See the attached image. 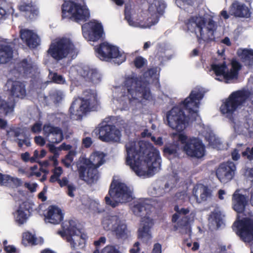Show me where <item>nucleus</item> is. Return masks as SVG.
Masks as SVG:
<instances>
[{
    "instance_id": "f257e3e1",
    "label": "nucleus",
    "mask_w": 253,
    "mask_h": 253,
    "mask_svg": "<svg viewBox=\"0 0 253 253\" xmlns=\"http://www.w3.org/2000/svg\"><path fill=\"white\" fill-rule=\"evenodd\" d=\"M204 93L200 89L192 90L188 97L182 101L178 106L173 107L167 113L169 126L178 132L186 128L190 121H195L198 116L200 101Z\"/></svg>"
},
{
    "instance_id": "f03ea898",
    "label": "nucleus",
    "mask_w": 253,
    "mask_h": 253,
    "mask_svg": "<svg viewBox=\"0 0 253 253\" xmlns=\"http://www.w3.org/2000/svg\"><path fill=\"white\" fill-rule=\"evenodd\" d=\"M126 151V163L139 176L143 175L142 162L151 163L149 170H157L161 166L159 151L149 142L130 141L125 145Z\"/></svg>"
},
{
    "instance_id": "7ed1b4c3",
    "label": "nucleus",
    "mask_w": 253,
    "mask_h": 253,
    "mask_svg": "<svg viewBox=\"0 0 253 253\" xmlns=\"http://www.w3.org/2000/svg\"><path fill=\"white\" fill-rule=\"evenodd\" d=\"M124 84L129 101L139 99L150 100L152 98L149 83L134 74L126 77Z\"/></svg>"
},
{
    "instance_id": "20e7f679",
    "label": "nucleus",
    "mask_w": 253,
    "mask_h": 253,
    "mask_svg": "<svg viewBox=\"0 0 253 253\" xmlns=\"http://www.w3.org/2000/svg\"><path fill=\"white\" fill-rule=\"evenodd\" d=\"M151 208V204L143 201L136 202L132 207V211L135 215L143 216L141 220L142 226L138 230V238L146 243L152 238L150 229L153 225V220L147 216Z\"/></svg>"
},
{
    "instance_id": "39448f33",
    "label": "nucleus",
    "mask_w": 253,
    "mask_h": 253,
    "mask_svg": "<svg viewBox=\"0 0 253 253\" xmlns=\"http://www.w3.org/2000/svg\"><path fill=\"white\" fill-rule=\"evenodd\" d=\"M110 197L105 198V203L112 208H115L119 203H126L133 199V189L124 183L113 180L108 192Z\"/></svg>"
},
{
    "instance_id": "423d86ee",
    "label": "nucleus",
    "mask_w": 253,
    "mask_h": 253,
    "mask_svg": "<svg viewBox=\"0 0 253 253\" xmlns=\"http://www.w3.org/2000/svg\"><path fill=\"white\" fill-rule=\"evenodd\" d=\"M75 50V46L70 39L61 37L57 38L51 42L47 50V54L53 59L58 62L72 56Z\"/></svg>"
},
{
    "instance_id": "0eeeda50",
    "label": "nucleus",
    "mask_w": 253,
    "mask_h": 253,
    "mask_svg": "<svg viewBox=\"0 0 253 253\" xmlns=\"http://www.w3.org/2000/svg\"><path fill=\"white\" fill-rule=\"evenodd\" d=\"M62 18H68L77 23L85 22L90 17V11L85 4L65 1L62 5Z\"/></svg>"
},
{
    "instance_id": "6e6552de",
    "label": "nucleus",
    "mask_w": 253,
    "mask_h": 253,
    "mask_svg": "<svg viewBox=\"0 0 253 253\" xmlns=\"http://www.w3.org/2000/svg\"><path fill=\"white\" fill-rule=\"evenodd\" d=\"M84 97H79L81 101L80 104L78 99H75L71 104L69 111L72 118L80 119L83 115L93 110L96 103V98L91 90L87 89L84 91Z\"/></svg>"
},
{
    "instance_id": "1a4fd4ad",
    "label": "nucleus",
    "mask_w": 253,
    "mask_h": 253,
    "mask_svg": "<svg viewBox=\"0 0 253 253\" xmlns=\"http://www.w3.org/2000/svg\"><path fill=\"white\" fill-rule=\"evenodd\" d=\"M251 92L248 89H242L232 92L220 109L223 114L231 115L239 107L244 105L249 99Z\"/></svg>"
},
{
    "instance_id": "9d476101",
    "label": "nucleus",
    "mask_w": 253,
    "mask_h": 253,
    "mask_svg": "<svg viewBox=\"0 0 253 253\" xmlns=\"http://www.w3.org/2000/svg\"><path fill=\"white\" fill-rule=\"evenodd\" d=\"M97 56L102 60L114 59V62L120 65L124 62L126 57L124 53H121L118 47L111 45L106 42L101 43L98 46L95 47Z\"/></svg>"
},
{
    "instance_id": "9b49d317",
    "label": "nucleus",
    "mask_w": 253,
    "mask_h": 253,
    "mask_svg": "<svg viewBox=\"0 0 253 253\" xmlns=\"http://www.w3.org/2000/svg\"><path fill=\"white\" fill-rule=\"evenodd\" d=\"M63 231H59L58 233L63 237L66 236L67 241L70 243L72 248L75 249L78 247H83L84 244V239L82 236L77 235V232L80 233V231L77 228L75 221L70 220L63 225Z\"/></svg>"
},
{
    "instance_id": "f8f14e48",
    "label": "nucleus",
    "mask_w": 253,
    "mask_h": 253,
    "mask_svg": "<svg viewBox=\"0 0 253 253\" xmlns=\"http://www.w3.org/2000/svg\"><path fill=\"white\" fill-rule=\"evenodd\" d=\"M82 34L87 41L96 42L101 39L104 35L102 24L96 20H91L82 26Z\"/></svg>"
},
{
    "instance_id": "ddd939ff",
    "label": "nucleus",
    "mask_w": 253,
    "mask_h": 253,
    "mask_svg": "<svg viewBox=\"0 0 253 253\" xmlns=\"http://www.w3.org/2000/svg\"><path fill=\"white\" fill-rule=\"evenodd\" d=\"M185 154L192 158L200 159L204 157L205 147L202 141L197 138H189L185 145L183 146Z\"/></svg>"
},
{
    "instance_id": "4468645a",
    "label": "nucleus",
    "mask_w": 253,
    "mask_h": 253,
    "mask_svg": "<svg viewBox=\"0 0 253 253\" xmlns=\"http://www.w3.org/2000/svg\"><path fill=\"white\" fill-rule=\"evenodd\" d=\"M236 170L234 163L227 161L221 163L216 169L215 174L218 180L222 183H227L231 180Z\"/></svg>"
},
{
    "instance_id": "2eb2a0df",
    "label": "nucleus",
    "mask_w": 253,
    "mask_h": 253,
    "mask_svg": "<svg viewBox=\"0 0 253 253\" xmlns=\"http://www.w3.org/2000/svg\"><path fill=\"white\" fill-rule=\"evenodd\" d=\"M100 140L104 142H118L120 141L121 131L115 126L105 125L100 126L98 129Z\"/></svg>"
},
{
    "instance_id": "dca6fc26",
    "label": "nucleus",
    "mask_w": 253,
    "mask_h": 253,
    "mask_svg": "<svg viewBox=\"0 0 253 253\" xmlns=\"http://www.w3.org/2000/svg\"><path fill=\"white\" fill-rule=\"evenodd\" d=\"M237 234L245 242L253 241V222L249 218H244L238 223Z\"/></svg>"
},
{
    "instance_id": "f3484780",
    "label": "nucleus",
    "mask_w": 253,
    "mask_h": 253,
    "mask_svg": "<svg viewBox=\"0 0 253 253\" xmlns=\"http://www.w3.org/2000/svg\"><path fill=\"white\" fill-rule=\"evenodd\" d=\"M229 13L235 17L250 18L252 14L251 9L244 3L235 0L229 7Z\"/></svg>"
},
{
    "instance_id": "a211bd4d",
    "label": "nucleus",
    "mask_w": 253,
    "mask_h": 253,
    "mask_svg": "<svg viewBox=\"0 0 253 253\" xmlns=\"http://www.w3.org/2000/svg\"><path fill=\"white\" fill-rule=\"evenodd\" d=\"M43 132L46 137L51 136V142L52 143H59L64 139L62 129L50 124H45L43 126Z\"/></svg>"
},
{
    "instance_id": "6ab92c4d",
    "label": "nucleus",
    "mask_w": 253,
    "mask_h": 253,
    "mask_svg": "<svg viewBox=\"0 0 253 253\" xmlns=\"http://www.w3.org/2000/svg\"><path fill=\"white\" fill-rule=\"evenodd\" d=\"M20 37L23 42L30 48H35L40 45V38L33 30L22 29L20 31Z\"/></svg>"
},
{
    "instance_id": "aec40b11",
    "label": "nucleus",
    "mask_w": 253,
    "mask_h": 253,
    "mask_svg": "<svg viewBox=\"0 0 253 253\" xmlns=\"http://www.w3.org/2000/svg\"><path fill=\"white\" fill-rule=\"evenodd\" d=\"M64 213L62 210L55 205L49 206L47 212L44 214V221L46 223L58 224L63 220Z\"/></svg>"
},
{
    "instance_id": "412c9836",
    "label": "nucleus",
    "mask_w": 253,
    "mask_h": 253,
    "mask_svg": "<svg viewBox=\"0 0 253 253\" xmlns=\"http://www.w3.org/2000/svg\"><path fill=\"white\" fill-rule=\"evenodd\" d=\"M239 192L240 190L237 189L232 195V208L237 213H242L245 210L249 199L246 195L240 194Z\"/></svg>"
},
{
    "instance_id": "4be33fe9",
    "label": "nucleus",
    "mask_w": 253,
    "mask_h": 253,
    "mask_svg": "<svg viewBox=\"0 0 253 253\" xmlns=\"http://www.w3.org/2000/svg\"><path fill=\"white\" fill-rule=\"evenodd\" d=\"M34 68L33 63L31 59L25 58L17 62L13 70V73L18 75L15 76L17 78L25 77L32 72Z\"/></svg>"
},
{
    "instance_id": "5701e85b",
    "label": "nucleus",
    "mask_w": 253,
    "mask_h": 253,
    "mask_svg": "<svg viewBox=\"0 0 253 253\" xmlns=\"http://www.w3.org/2000/svg\"><path fill=\"white\" fill-rule=\"evenodd\" d=\"M205 29L206 33H204L203 29H202L201 34L197 35L198 42L199 44H201L203 42H209L213 41L215 39L214 32L216 30V25L212 19H209L208 25L205 28Z\"/></svg>"
},
{
    "instance_id": "b1692460",
    "label": "nucleus",
    "mask_w": 253,
    "mask_h": 253,
    "mask_svg": "<svg viewBox=\"0 0 253 253\" xmlns=\"http://www.w3.org/2000/svg\"><path fill=\"white\" fill-rule=\"evenodd\" d=\"M33 211L31 204L27 202L22 203L16 211L15 220L19 225L26 222Z\"/></svg>"
},
{
    "instance_id": "393cba45",
    "label": "nucleus",
    "mask_w": 253,
    "mask_h": 253,
    "mask_svg": "<svg viewBox=\"0 0 253 253\" xmlns=\"http://www.w3.org/2000/svg\"><path fill=\"white\" fill-rule=\"evenodd\" d=\"M7 84L10 85L8 90L10 95L12 97L22 99L25 96L26 91L23 83L19 81H8Z\"/></svg>"
},
{
    "instance_id": "a878e982",
    "label": "nucleus",
    "mask_w": 253,
    "mask_h": 253,
    "mask_svg": "<svg viewBox=\"0 0 253 253\" xmlns=\"http://www.w3.org/2000/svg\"><path fill=\"white\" fill-rule=\"evenodd\" d=\"M206 20L204 18L192 16L186 23L188 30L191 32H195L198 29L200 34H201L202 29L205 28L206 25Z\"/></svg>"
},
{
    "instance_id": "bb28decb",
    "label": "nucleus",
    "mask_w": 253,
    "mask_h": 253,
    "mask_svg": "<svg viewBox=\"0 0 253 253\" xmlns=\"http://www.w3.org/2000/svg\"><path fill=\"white\" fill-rule=\"evenodd\" d=\"M116 224L113 228L112 233L115 235L116 238L125 239L127 237L128 229L124 220L118 217Z\"/></svg>"
},
{
    "instance_id": "cd10ccee",
    "label": "nucleus",
    "mask_w": 253,
    "mask_h": 253,
    "mask_svg": "<svg viewBox=\"0 0 253 253\" xmlns=\"http://www.w3.org/2000/svg\"><path fill=\"white\" fill-rule=\"evenodd\" d=\"M179 145L178 144L171 143L166 144L163 149V155L169 160L179 157Z\"/></svg>"
},
{
    "instance_id": "c85d7f7f",
    "label": "nucleus",
    "mask_w": 253,
    "mask_h": 253,
    "mask_svg": "<svg viewBox=\"0 0 253 253\" xmlns=\"http://www.w3.org/2000/svg\"><path fill=\"white\" fill-rule=\"evenodd\" d=\"M13 50L8 45L0 44V62L5 64L8 62L12 58Z\"/></svg>"
},
{
    "instance_id": "c756f323",
    "label": "nucleus",
    "mask_w": 253,
    "mask_h": 253,
    "mask_svg": "<svg viewBox=\"0 0 253 253\" xmlns=\"http://www.w3.org/2000/svg\"><path fill=\"white\" fill-rule=\"evenodd\" d=\"M14 107V102L6 101L0 96V117L5 116L12 113Z\"/></svg>"
},
{
    "instance_id": "7c9ffc66",
    "label": "nucleus",
    "mask_w": 253,
    "mask_h": 253,
    "mask_svg": "<svg viewBox=\"0 0 253 253\" xmlns=\"http://www.w3.org/2000/svg\"><path fill=\"white\" fill-rule=\"evenodd\" d=\"M105 156L103 152H94L90 155L89 162L93 167L98 168L105 162Z\"/></svg>"
},
{
    "instance_id": "2f4dec72",
    "label": "nucleus",
    "mask_w": 253,
    "mask_h": 253,
    "mask_svg": "<svg viewBox=\"0 0 253 253\" xmlns=\"http://www.w3.org/2000/svg\"><path fill=\"white\" fill-rule=\"evenodd\" d=\"M118 216L107 215L104 217L102 221V224L104 230L113 231V228L117 222Z\"/></svg>"
},
{
    "instance_id": "473e14b6",
    "label": "nucleus",
    "mask_w": 253,
    "mask_h": 253,
    "mask_svg": "<svg viewBox=\"0 0 253 253\" xmlns=\"http://www.w3.org/2000/svg\"><path fill=\"white\" fill-rule=\"evenodd\" d=\"M166 4L161 0H154L153 2L149 6L148 10L150 12L157 13L162 15L164 13Z\"/></svg>"
},
{
    "instance_id": "72a5a7b5",
    "label": "nucleus",
    "mask_w": 253,
    "mask_h": 253,
    "mask_svg": "<svg viewBox=\"0 0 253 253\" xmlns=\"http://www.w3.org/2000/svg\"><path fill=\"white\" fill-rule=\"evenodd\" d=\"M19 10L21 11H23L27 13H30L29 17L30 18H33L35 16L38 15L39 10L35 5L31 3H24L19 6Z\"/></svg>"
},
{
    "instance_id": "f704fd0d",
    "label": "nucleus",
    "mask_w": 253,
    "mask_h": 253,
    "mask_svg": "<svg viewBox=\"0 0 253 253\" xmlns=\"http://www.w3.org/2000/svg\"><path fill=\"white\" fill-rule=\"evenodd\" d=\"M86 76L93 83H98L101 80V75L96 69H88Z\"/></svg>"
},
{
    "instance_id": "c9c22d12",
    "label": "nucleus",
    "mask_w": 253,
    "mask_h": 253,
    "mask_svg": "<svg viewBox=\"0 0 253 253\" xmlns=\"http://www.w3.org/2000/svg\"><path fill=\"white\" fill-rule=\"evenodd\" d=\"M211 68L214 71L216 76H222L223 77L225 72L227 69V67L225 62H223L221 64H212Z\"/></svg>"
},
{
    "instance_id": "e433bc0d",
    "label": "nucleus",
    "mask_w": 253,
    "mask_h": 253,
    "mask_svg": "<svg viewBox=\"0 0 253 253\" xmlns=\"http://www.w3.org/2000/svg\"><path fill=\"white\" fill-rule=\"evenodd\" d=\"M209 220L212 223H215L217 228L220 227L222 222L221 214L219 212L216 211H212L209 218Z\"/></svg>"
},
{
    "instance_id": "4c0bfd02",
    "label": "nucleus",
    "mask_w": 253,
    "mask_h": 253,
    "mask_svg": "<svg viewBox=\"0 0 253 253\" xmlns=\"http://www.w3.org/2000/svg\"><path fill=\"white\" fill-rule=\"evenodd\" d=\"M97 168L95 167L92 168L89 167L88 168L87 171V177L88 180L91 182H94L97 180L99 178V172Z\"/></svg>"
},
{
    "instance_id": "58836bf2",
    "label": "nucleus",
    "mask_w": 253,
    "mask_h": 253,
    "mask_svg": "<svg viewBox=\"0 0 253 253\" xmlns=\"http://www.w3.org/2000/svg\"><path fill=\"white\" fill-rule=\"evenodd\" d=\"M36 237L29 232H26L23 234L22 243L25 244H31L32 245L36 244Z\"/></svg>"
},
{
    "instance_id": "ea45409f",
    "label": "nucleus",
    "mask_w": 253,
    "mask_h": 253,
    "mask_svg": "<svg viewBox=\"0 0 253 253\" xmlns=\"http://www.w3.org/2000/svg\"><path fill=\"white\" fill-rule=\"evenodd\" d=\"M244 58L248 61L249 65L253 66V50L244 49L242 51Z\"/></svg>"
},
{
    "instance_id": "a19ab883",
    "label": "nucleus",
    "mask_w": 253,
    "mask_h": 253,
    "mask_svg": "<svg viewBox=\"0 0 253 253\" xmlns=\"http://www.w3.org/2000/svg\"><path fill=\"white\" fill-rule=\"evenodd\" d=\"M131 5L130 4L125 5L124 15L125 19L128 22L129 25L133 23L131 13Z\"/></svg>"
},
{
    "instance_id": "79ce46f5",
    "label": "nucleus",
    "mask_w": 253,
    "mask_h": 253,
    "mask_svg": "<svg viewBox=\"0 0 253 253\" xmlns=\"http://www.w3.org/2000/svg\"><path fill=\"white\" fill-rule=\"evenodd\" d=\"M133 63L136 68L140 69L144 66L147 65V61L143 57L138 56L135 58Z\"/></svg>"
},
{
    "instance_id": "37998d69",
    "label": "nucleus",
    "mask_w": 253,
    "mask_h": 253,
    "mask_svg": "<svg viewBox=\"0 0 253 253\" xmlns=\"http://www.w3.org/2000/svg\"><path fill=\"white\" fill-rule=\"evenodd\" d=\"M77 167L78 168V171L79 172V177L81 180H84L85 177V173H87V167L84 165H80L78 164L77 165Z\"/></svg>"
},
{
    "instance_id": "c03bdc74",
    "label": "nucleus",
    "mask_w": 253,
    "mask_h": 253,
    "mask_svg": "<svg viewBox=\"0 0 253 253\" xmlns=\"http://www.w3.org/2000/svg\"><path fill=\"white\" fill-rule=\"evenodd\" d=\"M212 191L208 187H205L203 189V192L200 195V199L201 202L207 201L211 196Z\"/></svg>"
},
{
    "instance_id": "a18cd8bd",
    "label": "nucleus",
    "mask_w": 253,
    "mask_h": 253,
    "mask_svg": "<svg viewBox=\"0 0 253 253\" xmlns=\"http://www.w3.org/2000/svg\"><path fill=\"white\" fill-rule=\"evenodd\" d=\"M242 155L245 159L252 161L253 160V147H247L245 150L242 153Z\"/></svg>"
},
{
    "instance_id": "49530a36",
    "label": "nucleus",
    "mask_w": 253,
    "mask_h": 253,
    "mask_svg": "<svg viewBox=\"0 0 253 253\" xmlns=\"http://www.w3.org/2000/svg\"><path fill=\"white\" fill-rule=\"evenodd\" d=\"M51 79L54 83L57 84H62L66 83L64 77L62 75L58 74L57 73H54L53 74Z\"/></svg>"
},
{
    "instance_id": "de8ad7c7",
    "label": "nucleus",
    "mask_w": 253,
    "mask_h": 253,
    "mask_svg": "<svg viewBox=\"0 0 253 253\" xmlns=\"http://www.w3.org/2000/svg\"><path fill=\"white\" fill-rule=\"evenodd\" d=\"M7 240H5L3 241V244L4 246L3 249L5 252V253H19L18 251L14 246L11 245L7 246Z\"/></svg>"
},
{
    "instance_id": "09e8293b",
    "label": "nucleus",
    "mask_w": 253,
    "mask_h": 253,
    "mask_svg": "<svg viewBox=\"0 0 253 253\" xmlns=\"http://www.w3.org/2000/svg\"><path fill=\"white\" fill-rule=\"evenodd\" d=\"M238 74L236 72L231 70H230L229 71L226 72L225 71L223 76V78L225 80L229 81L233 80L234 79H237L238 78Z\"/></svg>"
},
{
    "instance_id": "8fccbe9b",
    "label": "nucleus",
    "mask_w": 253,
    "mask_h": 253,
    "mask_svg": "<svg viewBox=\"0 0 253 253\" xmlns=\"http://www.w3.org/2000/svg\"><path fill=\"white\" fill-rule=\"evenodd\" d=\"M101 253H120V252L115 246L108 245L102 250Z\"/></svg>"
},
{
    "instance_id": "3c124183",
    "label": "nucleus",
    "mask_w": 253,
    "mask_h": 253,
    "mask_svg": "<svg viewBox=\"0 0 253 253\" xmlns=\"http://www.w3.org/2000/svg\"><path fill=\"white\" fill-rule=\"evenodd\" d=\"M189 218L188 216L182 217L180 220L177 222V225L180 228L187 227L189 224Z\"/></svg>"
},
{
    "instance_id": "603ef678",
    "label": "nucleus",
    "mask_w": 253,
    "mask_h": 253,
    "mask_svg": "<svg viewBox=\"0 0 253 253\" xmlns=\"http://www.w3.org/2000/svg\"><path fill=\"white\" fill-rule=\"evenodd\" d=\"M174 210L178 214L184 215L188 214L190 212L189 208L179 209V206L178 205H175L174 206Z\"/></svg>"
},
{
    "instance_id": "864d4df0",
    "label": "nucleus",
    "mask_w": 253,
    "mask_h": 253,
    "mask_svg": "<svg viewBox=\"0 0 253 253\" xmlns=\"http://www.w3.org/2000/svg\"><path fill=\"white\" fill-rule=\"evenodd\" d=\"M241 66L239 62L236 60H233L231 62V68L230 70L236 72L238 74L241 69Z\"/></svg>"
},
{
    "instance_id": "5fc2aeb1",
    "label": "nucleus",
    "mask_w": 253,
    "mask_h": 253,
    "mask_svg": "<svg viewBox=\"0 0 253 253\" xmlns=\"http://www.w3.org/2000/svg\"><path fill=\"white\" fill-rule=\"evenodd\" d=\"M42 130V124L40 123H35L31 127V131L34 133H38Z\"/></svg>"
},
{
    "instance_id": "6e6d98bb",
    "label": "nucleus",
    "mask_w": 253,
    "mask_h": 253,
    "mask_svg": "<svg viewBox=\"0 0 253 253\" xmlns=\"http://www.w3.org/2000/svg\"><path fill=\"white\" fill-rule=\"evenodd\" d=\"M76 190V188L74 185H73V184L68 185V187H67V195L69 197L73 198L75 196L74 192Z\"/></svg>"
},
{
    "instance_id": "4d7b16f0",
    "label": "nucleus",
    "mask_w": 253,
    "mask_h": 253,
    "mask_svg": "<svg viewBox=\"0 0 253 253\" xmlns=\"http://www.w3.org/2000/svg\"><path fill=\"white\" fill-rule=\"evenodd\" d=\"M178 139L183 145H185L188 142L189 138L188 139L187 136L182 133L178 134Z\"/></svg>"
},
{
    "instance_id": "13d9d810",
    "label": "nucleus",
    "mask_w": 253,
    "mask_h": 253,
    "mask_svg": "<svg viewBox=\"0 0 253 253\" xmlns=\"http://www.w3.org/2000/svg\"><path fill=\"white\" fill-rule=\"evenodd\" d=\"M35 142L38 145L43 146L45 144V141L44 138L41 136H37L34 138Z\"/></svg>"
},
{
    "instance_id": "bf43d9fd",
    "label": "nucleus",
    "mask_w": 253,
    "mask_h": 253,
    "mask_svg": "<svg viewBox=\"0 0 253 253\" xmlns=\"http://www.w3.org/2000/svg\"><path fill=\"white\" fill-rule=\"evenodd\" d=\"M53 175L60 178V176L63 173V170L61 167H58L55 168L53 170Z\"/></svg>"
},
{
    "instance_id": "052dcab7",
    "label": "nucleus",
    "mask_w": 253,
    "mask_h": 253,
    "mask_svg": "<svg viewBox=\"0 0 253 253\" xmlns=\"http://www.w3.org/2000/svg\"><path fill=\"white\" fill-rule=\"evenodd\" d=\"M8 176L9 177V178L8 179L6 185L10 182H13V183L15 184H17L18 185H20L21 184V180L20 179L18 178H15L11 177L9 175H8Z\"/></svg>"
},
{
    "instance_id": "680f3d73",
    "label": "nucleus",
    "mask_w": 253,
    "mask_h": 253,
    "mask_svg": "<svg viewBox=\"0 0 253 253\" xmlns=\"http://www.w3.org/2000/svg\"><path fill=\"white\" fill-rule=\"evenodd\" d=\"M156 73V69L155 68H150L148 69L147 71H146L144 76L146 77H152Z\"/></svg>"
},
{
    "instance_id": "e2e57ef3",
    "label": "nucleus",
    "mask_w": 253,
    "mask_h": 253,
    "mask_svg": "<svg viewBox=\"0 0 253 253\" xmlns=\"http://www.w3.org/2000/svg\"><path fill=\"white\" fill-rule=\"evenodd\" d=\"M139 246L140 244L138 242H135L133 248L129 250L130 253H139L140 251Z\"/></svg>"
},
{
    "instance_id": "0e129e2a",
    "label": "nucleus",
    "mask_w": 253,
    "mask_h": 253,
    "mask_svg": "<svg viewBox=\"0 0 253 253\" xmlns=\"http://www.w3.org/2000/svg\"><path fill=\"white\" fill-rule=\"evenodd\" d=\"M9 178L8 174H3L0 173V185H6V182Z\"/></svg>"
},
{
    "instance_id": "69168bd1",
    "label": "nucleus",
    "mask_w": 253,
    "mask_h": 253,
    "mask_svg": "<svg viewBox=\"0 0 253 253\" xmlns=\"http://www.w3.org/2000/svg\"><path fill=\"white\" fill-rule=\"evenodd\" d=\"M92 143L91 138L89 137H86L83 139V144L85 148H89Z\"/></svg>"
},
{
    "instance_id": "338daca9",
    "label": "nucleus",
    "mask_w": 253,
    "mask_h": 253,
    "mask_svg": "<svg viewBox=\"0 0 253 253\" xmlns=\"http://www.w3.org/2000/svg\"><path fill=\"white\" fill-rule=\"evenodd\" d=\"M58 183L60 185L61 187H63L65 186L68 187L69 184V180L66 177H63L62 179H60Z\"/></svg>"
},
{
    "instance_id": "774afa93",
    "label": "nucleus",
    "mask_w": 253,
    "mask_h": 253,
    "mask_svg": "<svg viewBox=\"0 0 253 253\" xmlns=\"http://www.w3.org/2000/svg\"><path fill=\"white\" fill-rule=\"evenodd\" d=\"M151 140L153 141L155 145H159L160 146L163 145V138L162 137H159L156 138L155 136L151 137Z\"/></svg>"
}]
</instances>
